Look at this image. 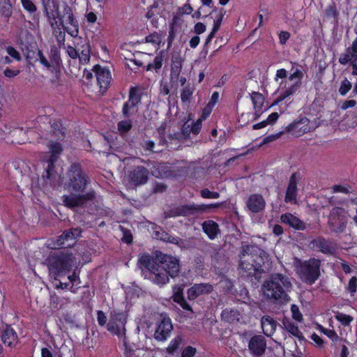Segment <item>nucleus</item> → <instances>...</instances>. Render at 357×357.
Returning a JSON list of instances; mask_svg holds the SVG:
<instances>
[{
  "label": "nucleus",
  "instance_id": "f257e3e1",
  "mask_svg": "<svg viewBox=\"0 0 357 357\" xmlns=\"http://www.w3.org/2000/svg\"><path fill=\"white\" fill-rule=\"evenodd\" d=\"M43 11L52 29V35L59 47H65L66 31L73 38L79 33V23L74 15L72 8L64 1L62 10L56 0H41Z\"/></svg>",
  "mask_w": 357,
  "mask_h": 357
},
{
  "label": "nucleus",
  "instance_id": "f03ea898",
  "mask_svg": "<svg viewBox=\"0 0 357 357\" xmlns=\"http://www.w3.org/2000/svg\"><path fill=\"white\" fill-rule=\"evenodd\" d=\"M90 184V179L79 163H73L66 173L64 189L70 194L63 195L61 200L66 207L74 211L86 207L96 198V192L90 190L85 192Z\"/></svg>",
  "mask_w": 357,
  "mask_h": 357
},
{
  "label": "nucleus",
  "instance_id": "7ed1b4c3",
  "mask_svg": "<svg viewBox=\"0 0 357 357\" xmlns=\"http://www.w3.org/2000/svg\"><path fill=\"white\" fill-rule=\"evenodd\" d=\"M268 255L257 245H247L241 248L239 254L238 273L244 280H258L261 273L268 268Z\"/></svg>",
  "mask_w": 357,
  "mask_h": 357
},
{
  "label": "nucleus",
  "instance_id": "20e7f679",
  "mask_svg": "<svg viewBox=\"0 0 357 357\" xmlns=\"http://www.w3.org/2000/svg\"><path fill=\"white\" fill-rule=\"evenodd\" d=\"M292 288L289 278L282 273L272 274L262 285L266 299L277 305H284L290 301L289 292Z\"/></svg>",
  "mask_w": 357,
  "mask_h": 357
},
{
  "label": "nucleus",
  "instance_id": "39448f33",
  "mask_svg": "<svg viewBox=\"0 0 357 357\" xmlns=\"http://www.w3.org/2000/svg\"><path fill=\"white\" fill-rule=\"evenodd\" d=\"M75 263L73 254L63 250L51 252L45 259L50 276L56 280L68 273Z\"/></svg>",
  "mask_w": 357,
  "mask_h": 357
},
{
  "label": "nucleus",
  "instance_id": "423d86ee",
  "mask_svg": "<svg viewBox=\"0 0 357 357\" xmlns=\"http://www.w3.org/2000/svg\"><path fill=\"white\" fill-rule=\"evenodd\" d=\"M222 203H215L210 204H185L172 208L165 213V218H169L177 216H195L204 213H208L214 211L215 209L220 208Z\"/></svg>",
  "mask_w": 357,
  "mask_h": 357
},
{
  "label": "nucleus",
  "instance_id": "0eeeda50",
  "mask_svg": "<svg viewBox=\"0 0 357 357\" xmlns=\"http://www.w3.org/2000/svg\"><path fill=\"white\" fill-rule=\"evenodd\" d=\"M320 266L321 261L315 258H310L304 261H299L296 266V273L302 282L312 285L321 275Z\"/></svg>",
  "mask_w": 357,
  "mask_h": 357
},
{
  "label": "nucleus",
  "instance_id": "6e6552de",
  "mask_svg": "<svg viewBox=\"0 0 357 357\" xmlns=\"http://www.w3.org/2000/svg\"><path fill=\"white\" fill-rule=\"evenodd\" d=\"M138 262L149 272L150 280L155 284L162 287L169 282V275L156 264L154 259L149 255H142Z\"/></svg>",
  "mask_w": 357,
  "mask_h": 357
},
{
  "label": "nucleus",
  "instance_id": "1a4fd4ad",
  "mask_svg": "<svg viewBox=\"0 0 357 357\" xmlns=\"http://www.w3.org/2000/svg\"><path fill=\"white\" fill-rule=\"evenodd\" d=\"M47 147L49 152L43 159L47 166L45 167V174H44L43 177H46L47 179L51 180L56 177L57 173L55 171L54 164L62 153L63 147L60 143L53 141H50L48 143Z\"/></svg>",
  "mask_w": 357,
  "mask_h": 357
},
{
  "label": "nucleus",
  "instance_id": "9d476101",
  "mask_svg": "<svg viewBox=\"0 0 357 357\" xmlns=\"http://www.w3.org/2000/svg\"><path fill=\"white\" fill-rule=\"evenodd\" d=\"M348 213L342 207H333L328 215V225L334 233L343 232L347 225Z\"/></svg>",
  "mask_w": 357,
  "mask_h": 357
},
{
  "label": "nucleus",
  "instance_id": "9b49d317",
  "mask_svg": "<svg viewBox=\"0 0 357 357\" xmlns=\"http://www.w3.org/2000/svg\"><path fill=\"white\" fill-rule=\"evenodd\" d=\"M291 70H294V72L289 76L288 79L290 81L296 79V81L280 92L278 98L273 102V105H278L280 102H282L289 96H293L300 89L304 74L298 68L294 69V68L292 67Z\"/></svg>",
  "mask_w": 357,
  "mask_h": 357
},
{
  "label": "nucleus",
  "instance_id": "f8f14e48",
  "mask_svg": "<svg viewBox=\"0 0 357 357\" xmlns=\"http://www.w3.org/2000/svg\"><path fill=\"white\" fill-rule=\"evenodd\" d=\"M126 324V315L123 312H118L115 310L111 312L110 318L107 324V329L110 333L119 337H125Z\"/></svg>",
  "mask_w": 357,
  "mask_h": 357
},
{
  "label": "nucleus",
  "instance_id": "ddd939ff",
  "mask_svg": "<svg viewBox=\"0 0 357 357\" xmlns=\"http://www.w3.org/2000/svg\"><path fill=\"white\" fill-rule=\"evenodd\" d=\"M156 264L165 271L171 278L176 277L181 270L179 259L169 255H161L157 257Z\"/></svg>",
  "mask_w": 357,
  "mask_h": 357
},
{
  "label": "nucleus",
  "instance_id": "4468645a",
  "mask_svg": "<svg viewBox=\"0 0 357 357\" xmlns=\"http://www.w3.org/2000/svg\"><path fill=\"white\" fill-rule=\"evenodd\" d=\"M312 130H314V128L310 125V120L305 116L294 121L285 128L287 132L291 133L296 137H300Z\"/></svg>",
  "mask_w": 357,
  "mask_h": 357
},
{
  "label": "nucleus",
  "instance_id": "2eb2a0df",
  "mask_svg": "<svg viewBox=\"0 0 357 357\" xmlns=\"http://www.w3.org/2000/svg\"><path fill=\"white\" fill-rule=\"evenodd\" d=\"M95 73L97 85L99 86V92L105 93L108 89L111 82V74L108 69L96 65L93 68Z\"/></svg>",
  "mask_w": 357,
  "mask_h": 357
},
{
  "label": "nucleus",
  "instance_id": "dca6fc26",
  "mask_svg": "<svg viewBox=\"0 0 357 357\" xmlns=\"http://www.w3.org/2000/svg\"><path fill=\"white\" fill-rule=\"evenodd\" d=\"M266 348V340L261 335H253L248 342V351L253 357L264 356Z\"/></svg>",
  "mask_w": 357,
  "mask_h": 357
},
{
  "label": "nucleus",
  "instance_id": "f3484780",
  "mask_svg": "<svg viewBox=\"0 0 357 357\" xmlns=\"http://www.w3.org/2000/svg\"><path fill=\"white\" fill-rule=\"evenodd\" d=\"M82 229L79 227L72 228L65 230L61 236H59L54 243L55 247L68 248L70 247L78 237L81 236Z\"/></svg>",
  "mask_w": 357,
  "mask_h": 357
},
{
  "label": "nucleus",
  "instance_id": "a211bd4d",
  "mask_svg": "<svg viewBox=\"0 0 357 357\" xmlns=\"http://www.w3.org/2000/svg\"><path fill=\"white\" fill-rule=\"evenodd\" d=\"M225 13L226 12L223 8H220L219 10L215 8L208 15H205V17H210L213 20V27L206 38L204 44L205 46L208 45L211 43L217 31L219 30Z\"/></svg>",
  "mask_w": 357,
  "mask_h": 357
},
{
  "label": "nucleus",
  "instance_id": "6ab92c4d",
  "mask_svg": "<svg viewBox=\"0 0 357 357\" xmlns=\"http://www.w3.org/2000/svg\"><path fill=\"white\" fill-rule=\"evenodd\" d=\"M149 171L143 166L135 167L132 171L130 172L129 181L135 185H142L148 181Z\"/></svg>",
  "mask_w": 357,
  "mask_h": 357
},
{
  "label": "nucleus",
  "instance_id": "aec40b11",
  "mask_svg": "<svg viewBox=\"0 0 357 357\" xmlns=\"http://www.w3.org/2000/svg\"><path fill=\"white\" fill-rule=\"evenodd\" d=\"M312 248L326 255H333L336 251V246L331 241L319 236L310 242Z\"/></svg>",
  "mask_w": 357,
  "mask_h": 357
},
{
  "label": "nucleus",
  "instance_id": "412c9836",
  "mask_svg": "<svg viewBox=\"0 0 357 357\" xmlns=\"http://www.w3.org/2000/svg\"><path fill=\"white\" fill-rule=\"evenodd\" d=\"M301 180V174L294 172L290 176L288 186L285 193L284 201L286 203H296L298 195L297 184Z\"/></svg>",
  "mask_w": 357,
  "mask_h": 357
},
{
  "label": "nucleus",
  "instance_id": "4be33fe9",
  "mask_svg": "<svg viewBox=\"0 0 357 357\" xmlns=\"http://www.w3.org/2000/svg\"><path fill=\"white\" fill-rule=\"evenodd\" d=\"M173 326L171 319L168 317H164L155 331L154 338L158 341H165L170 335Z\"/></svg>",
  "mask_w": 357,
  "mask_h": 357
},
{
  "label": "nucleus",
  "instance_id": "5701e85b",
  "mask_svg": "<svg viewBox=\"0 0 357 357\" xmlns=\"http://www.w3.org/2000/svg\"><path fill=\"white\" fill-rule=\"evenodd\" d=\"M246 205L248 209L252 213H259L264 209L266 202L262 195L253 194L249 197Z\"/></svg>",
  "mask_w": 357,
  "mask_h": 357
},
{
  "label": "nucleus",
  "instance_id": "b1692460",
  "mask_svg": "<svg viewBox=\"0 0 357 357\" xmlns=\"http://www.w3.org/2000/svg\"><path fill=\"white\" fill-rule=\"evenodd\" d=\"M213 287L209 283L195 284L188 290V298L194 300L202 294H208L212 292Z\"/></svg>",
  "mask_w": 357,
  "mask_h": 357
},
{
  "label": "nucleus",
  "instance_id": "393cba45",
  "mask_svg": "<svg viewBox=\"0 0 357 357\" xmlns=\"http://www.w3.org/2000/svg\"><path fill=\"white\" fill-rule=\"evenodd\" d=\"M280 220L282 222L297 230H304L306 228L304 222L289 213L282 214L280 217Z\"/></svg>",
  "mask_w": 357,
  "mask_h": 357
},
{
  "label": "nucleus",
  "instance_id": "a878e982",
  "mask_svg": "<svg viewBox=\"0 0 357 357\" xmlns=\"http://www.w3.org/2000/svg\"><path fill=\"white\" fill-rule=\"evenodd\" d=\"M182 70V59L178 54H174L172 57L170 70V81L177 82Z\"/></svg>",
  "mask_w": 357,
  "mask_h": 357
},
{
  "label": "nucleus",
  "instance_id": "bb28decb",
  "mask_svg": "<svg viewBox=\"0 0 357 357\" xmlns=\"http://www.w3.org/2000/svg\"><path fill=\"white\" fill-rule=\"evenodd\" d=\"M202 227L204 232L211 240L215 239L220 233L218 224L212 220H208L203 222Z\"/></svg>",
  "mask_w": 357,
  "mask_h": 357
},
{
  "label": "nucleus",
  "instance_id": "cd10ccee",
  "mask_svg": "<svg viewBox=\"0 0 357 357\" xmlns=\"http://www.w3.org/2000/svg\"><path fill=\"white\" fill-rule=\"evenodd\" d=\"M1 340L5 344L13 347L17 343L18 337L13 328L10 325L6 324V328L2 333Z\"/></svg>",
  "mask_w": 357,
  "mask_h": 357
},
{
  "label": "nucleus",
  "instance_id": "c85d7f7f",
  "mask_svg": "<svg viewBox=\"0 0 357 357\" xmlns=\"http://www.w3.org/2000/svg\"><path fill=\"white\" fill-rule=\"evenodd\" d=\"M58 45H53L50 47L49 53L50 62L52 70H56L60 68L62 64V60L61 58L60 49Z\"/></svg>",
  "mask_w": 357,
  "mask_h": 357
},
{
  "label": "nucleus",
  "instance_id": "c756f323",
  "mask_svg": "<svg viewBox=\"0 0 357 357\" xmlns=\"http://www.w3.org/2000/svg\"><path fill=\"white\" fill-rule=\"evenodd\" d=\"M261 324L264 333L268 337L275 331L277 327L276 321L271 316H264L261 318Z\"/></svg>",
  "mask_w": 357,
  "mask_h": 357
},
{
  "label": "nucleus",
  "instance_id": "7c9ffc66",
  "mask_svg": "<svg viewBox=\"0 0 357 357\" xmlns=\"http://www.w3.org/2000/svg\"><path fill=\"white\" fill-rule=\"evenodd\" d=\"M222 319L228 323L238 322L241 318L240 312L236 309L225 308L221 313Z\"/></svg>",
  "mask_w": 357,
  "mask_h": 357
},
{
  "label": "nucleus",
  "instance_id": "2f4dec72",
  "mask_svg": "<svg viewBox=\"0 0 357 357\" xmlns=\"http://www.w3.org/2000/svg\"><path fill=\"white\" fill-rule=\"evenodd\" d=\"M284 328L288 331L293 336L301 340L303 338L302 332L298 329V327L288 318L284 317L282 321Z\"/></svg>",
  "mask_w": 357,
  "mask_h": 357
},
{
  "label": "nucleus",
  "instance_id": "473e14b6",
  "mask_svg": "<svg viewBox=\"0 0 357 357\" xmlns=\"http://www.w3.org/2000/svg\"><path fill=\"white\" fill-rule=\"evenodd\" d=\"M13 13V6L10 0H0V14L6 18L8 22Z\"/></svg>",
  "mask_w": 357,
  "mask_h": 357
},
{
  "label": "nucleus",
  "instance_id": "72a5a7b5",
  "mask_svg": "<svg viewBox=\"0 0 357 357\" xmlns=\"http://www.w3.org/2000/svg\"><path fill=\"white\" fill-rule=\"evenodd\" d=\"M80 50L79 52V62L82 63H86L90 60V45L89 43H85L82 45L80 47Z\"/></svg>",
  "mask_w": 357,
  "mask_h": 357
},
{
  "label": "nucleus",
  "instance_id": "f704fd0d",
  "mask_svg": "<svg viewBox=\"0 0 357 357\" xmlns=\"http://www.w3.org/2000/svg\"><path fill=\"white\" fill-rule=\"evenodd\" d=\"M356 61L357 54L351 52L349 47L346 50L344 53L341 54L339 58V63L342 65H346L349 61L351 63L356 62Z\"/></svg>",
  "mask_w": 357,
  "mask_h": 357
},
{
  "label": "nucleus",
  "instance_id": "c9c22d12",
  "mask_svg": "<svg viewBox=\"0 0 357 357\" xmlns=\"http://www.w3.org/2000/svg\"><path fill=\"white\" fill-rule=\"evenodd\" d=\"M52 135L57 139H61L65 135V128L62 126V124L59 121H54L51 123Z\"/></svg>",
  "mask_w": 357,
  "mask_h": 357
},
{
  "label": "nucleus",
  "instance_id": "e433bc0d",
  "mask_svg": "<svg viewBox=\"0 0 357 357\" xmlns=\"http://www.w3.org/2000/svg\"><path fill=\"white\" fill-rule=\"evenodd\" d=\"M155 236L158 238H160L164 241L177 245L179 247H181V245L183 244L182 240L180 239L179 238L170 236L167 233H165V232H162L161 236H159V232L155 231Z\"/></svg>",
  "mask_w": 357,
  "mask_h": 357
},
{
  "label": "nucleus",
  "instance_id": "4c0bfd02",
  "mask_svg": "<svg viewBox=\"0 0 357 357\" xmlns=\"http://www.w3.org/2000/svg\"><path fill=\"white\" fill-rule=\"evenodd\" d=\"M195 89L193 86L186 85L181 91V99L183 102H188L192 98Z\"/></svg>",
  "mask_w": 357,
  "mask_h": 357
},
{
  "label": "nucleus",
  "instance_id": "58836bf2",
  "mask_svg": "<svg viewBox=\"0 0 357 357\" xmlns=\"http://www.w3.org/2000/svg\"><path fill=\"white\" fill-rule=\"evenodd\" d=\"M252 101L254 108L262 109L264 103V98L262 94L258 92H253L251 95Z\"/></svg>",
  "mask_w": 357,
  "mask_h": 357
},
{
  "label": "nucleus",
  "instance_id": "ea45409f",
  "mask_svg": "<svg viewBox=\"0 0 357 357\" xmlns=\"http://www.w3.org/2000/svg\"><path fill=\"white\" fill-rule=\"evenodd\" d=\"M128 101L130 102V105H135L136 106L140 102L141 96L137 92V89L134 87L130 88Z\"/></svg>",
  "mask_w": 357,
  "mask_h": 357
},
{
  "label": "nucleus",
  "instance_id": "a19ab883",
  "mask_svg": "<svg viewBox=\"0 0 357 357\" xmlns=\"http://www.w3.org/2000/svg\"><path fill=\"white\" fill-rule=\"evenodd\" d=\"M182 342V339L181 337L177 336L174 340H172L167 348V351L169 354H173L180 347Z\"/></svg>",
  "mask_w": 357,
  "mask_h": 357
},
{
  "label": "nucleus",
  "instance_id": "79ce46f5",
  "mask_svg": "<svg viewBox=\"0 0 357 357\" xmlns=\"http://www.w3.org/2000/svg\"><path fill=\"white\" fill-rule=\"evenodd\" d=\"M137 106L135 105H130V102L126 101L123 106L122 113L125 118H128L135 112V107Z\"/></svg>",
  "mask_w": 357,
  "mask_h": 357
},
{
  "label": "nucleus",
  "instance_id": "37998d69",
  "mask_svg": "<svg viewBox=\"0 0 357 357\" xmlns=\"http://www.w3.org/2000/svg\"><path fill=\"white\" fill-rule=\"evenodd\" d=\"M163 61V56L161 54H158L153 60V62L147 66V70L155 69L156 71L160 69Z\"/></svg>",
  "mask_w": 357,
  "mask_h": 357
},
{
  "label": "nucleus",
  "instance_id": "c03bdc74",
  "mask_svg": "<svg viewBox=\"0 0 357 357\" xmlns=\"http://www.w3.org/2000/svg\"><path fill=\"white\" fill-rule=\"evenodd\" d=\"M117 126L119 132L121 133H126L132 128V123L130 119H126L119 121Z\"/></svg>",
  "mask_w": 357,
  "mask_h": 357
},
{
  "label": "nucleus",
  "instance_id": "a18cd8bd",
  "mask_svg": "<svg viewBox=\"0 0 357 357\" xmlns=\"http://www.w3.org/2000/svg\"><path fill=\"white\" fill-rule=\"evenodd\" d=\"M23 8L30 14L34 13L37 10V6L31 0H21Z\"/></svg>",
  "mask_w": 357,
  "mask_h": 357
},
{
  "label": "nucleus",
  "instance_id": "49530a36",
  "mask_svg": "<svg viewBox=\"0 0 357 357\" xmlns=\"http://www.w3.org/2000/svg\"><path fill=\"white\" fill-rule=\"evenodd\" d=\"M36 60L39 61L40 63L47 69L52 70L51 65L50 61L46 58V56L43 54V52L40 50H38L36 56Z\"/></svg>",
  "mask_w": 357,
  "mask_h": 357
},
{
  "label": "nucleus",
  "instance_id": "de8ad7c7",
  "mask_svg": "<svg viewBox=\"0 0 357 357\" xmlns=\"http://www.w3.org/2000/svg\"><path fill=\"white\" fill-rule=\"evenodd\" d=\"M335 319L341 322L344 326H349L353 320V317L351 316L341 312H337L336 314Z\"/></svg>",
  "mask_w": 357,
  "mask_h": 357
},
{
  "label": "nucleus",
  "instance_id": "09e8293b",
  "mask_svg": "<svg viewBox=\"0 0 357 357\" xmlns=\"http://www.w3.org/2000/svg\"><path fill=\"white\" fill-rule=\"evenodd\" d=\"M200 195L205 199H218L220 196L219 192L210 191L208 188L201 190Z\"/></svg>",
  "mask_w": 357,
  "mask_h": 357
},
{
  "label": "nucleus",
  "instance_id": "8fccbe9b",
  "mask_svg": "<svg viewBox=\"0 0 357 357\" xmlns=\"http://www.w3.org/2000/svg\"><path fill=\"white\" fill-rule=\"evenodd\" d=\"M351 83L347 79L344 78L340 84L339 88V92L342 96H345L349 91L351 89Z\"/></svg>",
  "mask_w": 357,
  "mask_h": 357
},
{
  "label": "nucleus",
  "instance_id": "3c124183",
  "mask_svg": "<svg viewBox=\"0 0 357 357\" xmlns=\"http://www.w3.org/2000/svg\"><path fill=\"white\" fill-rule=\"evenodd\" d=\"M75 47L68 45L66 47V52L68 55L73 59H76L79 57V52L80 48L79 45H75Z\"/></svg>",
  "mask_w": 357,
  "mask_h": 357
},
{
  "label": "nucleus",
  "instance_id": "603ef678",
  "mask_svg": "<svg viewBox=\"0 0 357 357\" xmlns=\"http://www.w3.org/2000/svg\"><path fill=\"white\" fill-rule=\"evenodd\" d=\"M173 296L172 298L174 302L177 301L179 299H181V298L183 297V287L181 285L176 284L173 287Z\"/></svg>",
  "mask_w": 357,
  "mask_h": 357
},
{
  "label": "nucleus",
  "instance_id": "864d4df0",
  "mask_svg": "<svg viewBox=\"0 0 357 357\" xmlns=\"http://www.w3.org/2000/svg\"><path fill=\"white\" fill-rule=\"evenodd\" d=\"M144 40L147 43L159 44L160 43V35L157 32H153L146 36Z\"/></svg>",
  "mask_w": 357,
  "mask_h": 357
},
{
  "label": "nucleus",
  "instance_id": "5fc2aeb1",
  "mask_svg": "<svg viewBox=\"0 0 357 357\" xmlns=\"http://www.w3.org/2000/svg\"><path fill=\"white\" fill-rule=\"evenodd\" d=\"M291 312L294 319H295L297 321H301L303 320V315L301 313L299 308L296 305H291Z\"/></svg>",
  "mask_w": 357,
  "mask_h": 357
},
{
  "label": "nucleus",
  "instance_id": "6e6d98bb",
  "mask_svg": "<svg viewBox=\"0 0 357 357\" xmlns=\"http://www.w3.org/2000/svg\"><path fill=\"white\" fill-rule=\"evenodd\" d=\"M121 231L123 232L121 241L127 244H130L132 242V235L131 232L123 227H121Z\"/></svg>",
  "mask_w": 357,
  "mask_h": 357
},
{
  "label": "nucleus",
  "instance_id": "4d7b16f0",
  "mask_svg": "<svg viewBox=\"0 0 357 357\" xmlns=\"http://www.w3.org/2000/svg\"><path fill=\"white\" fill-rule=\"evenodd\" d=\"M207 252L209 253L213 259H218L219 255L220 249L218 246L209 244L208 245Z\"/></svg>",
  "mask_w": 357,
  "mask_h": 357
},
{
  "label": "nucleus",
  "instance_id": "13d9d810",
  "mask_svg": "<svg viewBox=\"0 0 357 357\" xmlns=\"http://www.w3.org/2000/svg\"><path fill=\"white\" fill-rule=\"evenodd\" d=\"M6 50L8 54L17 61L21 60L20 53L12 46H8L6 47Z\"/></svg>",
  "mask_w": 357,
  "mask_h": 357
},
{
  "label": "nucleus",
  "instance_id": "bf43d9fd",
  "mask_svg": "<svg viewBox=\"0 0 357 357\" xmlns=\"http://www.w3.org/2000/svg\"><path fill=\"white\" fill-rule=\"evenodd\" d=\"M202 119L200 118L197 119L195 123H192L191 124V131L194 135H197L201 130L202 128Z\"/></svg>",
  "mask_w": 357,
  "mask_h": 357
},
{
  "label": "nucleus",
  "instance_id": "052dcab7",
  "mask_svg": "<svg viewBox=\"0 0 357 357\" xmlns=\"http://www.w3.org/2000/svg\"><path fill=\"white\" fill-rule=\"evenodd\" d=\"M195 353L196 349L188 346L183 350L181 357H193Z\"/></svg>",
  "mask_w": 357,
  "mask_h": 357
},
{
  "label": "nucleus",
  "instance_id": "680f3d73",
  "mask_svg": "<svg viewBox=\"0 0 357 357\" xmlns=\"http://www.w3.org/2000/svg\"><path fill=\"white\" fill-rule=\"evenodd\" d=\"M97 320L100 326H103L106 325L107 319L102 311L98 310L97 312Z\"/></svg>",
  "mask_w": 357,
  "mask_h": 357
},
{
  "label": "nucleus",
  "instance_id": "e2e57ef3",
  "mask_svg": "<svg viewBox=\"0 0 357 357\" xmlns=\"http://www.w3.org/2000/svg\"><path fill=\"white\" fill-rule=\"evenodd\" d=\"M336 266L339 268H342L345 273H349L351 271V268L349 264L344 260H340L336 263Z\"/></svg>",
  "mask_w": 357,
  "mask_h": 357
},
{
  "label": "nucleus",
  "instance_id": "0e129e2a",
  "mask_svg": "<svg viewBox=\"0 0 357 357\" xmlns=\"http://www.w3.org/2000/svg\"><path fill=\"white\" fill-rule=\"evenodd\" d=\"M181 133L185 139L188 137L190 133H192L191 124L188 123V122L185 123L182 126Z\"/></svg>",
  "mask_w": 357,
  "mask_h": 357
},
{
  "label": "nucleus",
  "instance_id": "69168bd1",
  "mask_svg": "<svg viewBox=\"0 0 357 357\" xmlns=\"http://www.w3.org/2000/svg\"><path fill=\"white\" fill-rule=\"evenodd\" d=\"M282 134V132H280L275 135H271L269 136L264 137L263 139V142H262V144H266L272 142L278 139Z\"/></svg>",
  "mask_w": 357,
  "mask_h": 357
},
{
  "label": "nucleus",
  "instance_id": "338daca9",
  "mask_svg": "<svg viewBox=\"0 0 357 357\" xmlns=\"http://www.w3.org/2000/svg\"><path fill=\"white\" fill-rule=\"evenodd\" d=\"M348 289L351 293H355L357 289V278L356 277H352L348 284Z\"/></svg>",
  "mask_w": 357,
  "mask_h": 357
},
{
  "label": "nucleus",
  "instance_id": "774afa93",
  "mask_svg": "<svg viewBox=\"0 0 357 357\" xmlns=\"http://www.w3.org/2000/svg\"><path fill=\"white\" fill-rule=\"evenodd\" d=\"M20 71L19 70H12V69L7 68L3 71V75L6 77L13 78V77H15L17 75H18L20 74Z\"/></svg>",
  "mask_w": 357,
  "mask_h": 357
}]
</instances>
